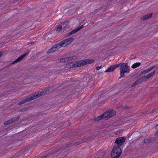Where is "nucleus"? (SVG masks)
<instances>
[{"mask_svg": "<svg viewBox=\"0 0 158 158\" xmlns=\"http://www.w3.org/2000/svg\"><path fill=\"white\" fill-rule=\"evenodd\" d=\"M115 114V111L112 110V109L109 110L99 116L97 117V119H96V120L98 121L104 118L106 120H107L114 116Z\"/></svg>", "mask_w": 158, "mask_h": 158, "instance_id": "f257e3e1", "label": "nucleus"}, {"mask_svg": "<svg viewBox=\"0 0 158 158\" xmlns=\"http://www.w3.org/2000/svg\"><path fill=\"white\" fill-rule=\"evenodd\" d=\"M122 153V150L118 146L114 147L111 153V156L113 158L119 157Z\"/></svg>", "mask_w": 158, "mask_h": 158, "instance_id": "f03ea898", "label": "nucleus"}, {"mask_svg": "<svg viewBox=\"0 0 158 158\" xmlns=\"http://www.w3.org/2000/svg\"><path fill=\"white\" fill-rule=\"evenodd\" d=\"M94 60L92 59H86L77 61L74 63V67H77L85 65L88 64H90L93 63Z\"/></svg>", "mask_w": 158, "mask_h": 158, "instance_id": "7ed1b4c3", "label": "nucleus"}, {"mask_svg": "<svg viewBox=\"0 0 158 158\" xmlns=\"http://www.w3.org/2000/svg\"><path fill=\"white\" fill-rule=\"evenodd\" d=\"M126 139L125 138L123 137L118 138L116 139L115 143H117V146L119 147L123 144Z\"/></svg>", "mask_w": 158, "mask_h": 158, "instance_id": "20e7f679", "label": "nucleus"}, {"mask_svg": "<svg viewBox=\"0 0 158 158\" xmlns=\"http://www.w3.org/2000/svg\"><path fill=\"white\" fill-rule=\"evenodd\" d=\"M47 91H48L46 90H44L40 92V93H38L36 94H34L31 96L30 97L31 100H32L35 99H36L41 95H44V94L47 93Z\"/></svg>", "mask_w": 158, "mask_h": 158, "instance_id": "39448f33", "label": "nucleus"}, {"mask_svg": "<svg viewBox=\"0 0 158 158\" xmlns=\"http://www.w3.org/2000/svg\"><path fill=\"white\" fill-rule=\"evenodd\" d=\"M59 48H60L59 47L58 44H57L54 45L51 48L49 49L47 53L48 54L53 53L58 50Z\"/></svg>", "mask_w": 158, "mask_h": 158, "instance_id": "423d86ee", "label": "nucleus"}, {"mask_svg": "<svg viewBox=\"0 0 158 158\" xmlns=\"http://www.w3.org/2000/svg\"><path fill=\"white\" fill-rule=\"evenodd\" d=\"M143 81H145V79L144 77H143L136 80L135 82L132 84L131 85V86L132 87H134L137 85H139L142 83Z\"/></svg>", "mask_w": 158, "mask_h": 158, "instance_id": "0eeeda50", "label": "nucleus"}, {"mask_svg": "<svg viewBox=\"0 0 158 158\" xmlns=\"http://www.w3.org/2000/svg\"><path fill=\"white\" fill-rule=\"evenodd\" d=\"M129 67L128 66L127 67V68H125L124 69L120 71V76L119 78V79L123 77L124 76V73H128L129 72L130 69H129Z\"/></svg>", "mask_w": 158, "mask_h": 158, "instance_id": "6e6552de", "label": "nucleus"}, {"mask_svg": "<svg viewBox=\"0 0 158 158\" xmlns=\"http://www.w3.org/2000/svg\"><path fill=\"white\" fill-rule=\"evenodd\" d=\"M74 57V56H73L61 58L60 60V61L61 63H65L69 61L72 60L73 59Z\"/></svg>", "mask_w": 158, "mask_h": 158, "instance_id": "1a4fd4ad", "label": "nucleus"}, {"mask_svg": "<svg viewBox=\"0 0 158 158\" xmlns=\"http://www.w3.org/2000/svg\"><path fill=\"white\" fill-rule=\"evenodd\" d=\"M119 65L115 64L109 67L108 69L106 70L105 72H111L115 69L116 68L118 67Z\"/></svg>", "mask_w": 158, "mask_h": 158, "instance_id": "9d476101", "label": "nucleus"}, {"mask_svg": "<svg viewBox=\"0 0 158 158\" xmlns=\"http://www.w3.org/2000/svg\"><path fill=\"white\" fill-rule=\"evenodd\" d=\"M27 54V53H26L23 55L21 56L18 59L14 61L12 63V64H14L20 61Z\"/></svg>", "mask_w": 158, "mask_h": 158, "instance_id": "9b49d317", "label": "nucleus"}, {"mask_svg": "<svg viewBox=\"0 0 158 158\" xmlns=\"http://www.w3.org/2000/svg\"><path fill=\"white\" fill-rule=\"evenodd\" d=\"M117 65H118V67L120 66L119 68V70L120 71H122V69H123V70L125 68H127V67L128 66L127 65V64L126 63H119Z\"/></svg>", "mask_w": 158, "mask_h": 158, "instance_id": "f8f14e48", "label": "nucleus"}, {"mask_svg": "<svg viewBox=\"0 0 158 158\" xmlns=\"http://www.w3.org/2000/svg\"><path fill=\"white\" fill-rule=\"evenodd\" d=\"M152 16V13H150L149 14L146 15L141 18L142 20H146L150 18Z\"/></svg>", "mask_w": 158, "mask_h": 158, "instance_id": "ddd939ff", "label": "nucleus"}, {"mask_svg": "<svg viewBox=\"0 0 158 158\" xmlns=\"http://www.w3.org/2000/svg\"><path fill=\"white\" fill-rule=\"evenodd\" d=\"M31 101V98L30 97L28 98L25 99H23L19 102V105H21L23 104H24L25 103Z\"/></svg>", "mask_w": 158, "mask_h": 158, "instance_id": "4468645a", "label": "nucleus"}, {"mask_svg": "<svg viewBox=\"0 0 158 158\" xmlns=\"http://www.w3.org/2000/svg\"><path fill=\"white\" fill-rule=\"evenodd\" d=\"M155 73V71H154L153 72L149 73L146 76H143L145 79V81L148 80L150 77L153 76Z\"/></svg>", "mask_w": 158, "mask_h": 158, "instance_id": "2eb2a0df", "label": "nucleus"}, {"mask_svg": "<svg viewBox=\"0 0 158 158\" xmlns=\"http://www.w3.org/2000/svg\"><path fill=\"white\" fill-rule=\"evenodd\" d=\"M65 41L67 45L71 43L74 40V39L73 37H70L68 39L64 40Z\"/></svg>", "mask_w": 158, "mask_h": 158, "instance_id": "dca6fc26", "label": "nucleus"}, {"mask_svg": "<svg viewBox=\"0 0 158 158\" xmlns=\"http://www.w3.org/2000/svg\"><path fill=\"white\" fill-rule=\"evenodd\" d=\"M57 44H58L59 47L60 48L61 47H64L67 45L64 40L59 43Z\"/></svg>", "mask_w": 158, "mask_h": 158, "instance_id": "f3484780", "label": "nucleus"}, {"mask_svg": "<svg viewBox=\"0 0 158 158\" xmlns=\"http://www.w3.org/2000/svg\"><path fill=\"white\" fill-rule=\"evenodd\" d=\"M155 67L154 66H152L148 69H147L144 70L143 71V73H144L145 74L148 73L153 69Z\"/></svg>", "mask_w": 158, "mask_h": 158, "instance_id": "a211bd4d", "label": "nucleus"}, {"mask_svg": "<svg viewBox=\"0 0 158 158\" xmlns=\"http://www.w3.org/2000/svg\"><path fill=\"white\" fill-rule=\"evenodd\" d=\"M74 64H72L71 63H70V64H66L65 67L69 69L71 68H73V67H74Z\"/></svg>", "mask_w": 158, "mask_h": 158, "instance_id": "6ab92c4d", "label": "nucleus"}, {"mask_svg": "<svg viewBox=\"0 0 158 158\" xmlns=\"http://www.w3.org/2000/svg\"><path fill=\"white\" fill-rule=\"evenodd\" d=\"M141 64L140 62H138L134 64L131 66V68L133 69H135L137 67L139 66Z\"/></svg>", "mask_w": 158, "mask_h": 158, "instance_id": "aec40b11", "label": "nucleus"}, {"mask_svg": "<svg viewBox=\"0 0 158 158\" xmlns=\"http://www.w3.org/2000/svg\"><path fill=\"white\" fill-rule=\"evenodd\" d=\"M118 108L119 109H121V110H124L129 108V107L127 106H120L118 107Z\"/></svg>", "mask_w": 158, "mask_h": 158, "instance_id": "412c9836", "label": "nucleus"}, {"mask_svg": "<svg viewBox=\"0 0 158 158\" xmlns=\"http://www.w3.org/2000/svg\"><path fill=\"white\" fill-rule=\"evenodd\" d=\"M13 122V121L12 120V119H9L7 121H6L4 123V125H6L8 124H9L11 123H12Z\"/></svg>", "mask_w": 158, "mask_h": 158, "instance_id": "4be33fe9", "label": "nucleus"}, {"mask_svg": "<svg viewBox=\"0 0 158 158\" xmlns=\"http://www.w3.org/2000/svg\"><path fill=\"white\" fill-rule=\"evenodd\" d=\"M20 117V116H18L17 117H14L11 118L12 119V120L13 121V122L18 120L19 119V118Z\"/></svg>", "mask_w": 158, "mask_h": 158, "instance_id": "5701e85b", "label": "nucleus"}, {"mask_svg": "<svg viewBox=\"0 0 158 158\" xmlns=\"http://www.w3.org/2000/svg\"><path fill=\"white\" fill-rule=\"evenodd\" d=\"M79 31L78 29L77 28H76V29H73V31H72L71 32V33H72V35L73 34H74L76 33H77V32Z\"/></svg>", "mask_w": 158, "mask_h": 158, "instance_id": "b1692460", "label": "nucleus"}, {"mask_svg": "<svg viewBox=\"0 0 158 158\" xmlns=\"http://www.w3.org/2000/svg\"><path fill=\"white\" fill-rule=\"evenodd\" d=\"M62 28V27L61 26H59L56 29V31H60Z\"/></svg>", "mask_w": 158, "mask_h": 158, "instance_id": "393cba45", "label": "nucleus"}, {"mask_svg": "<svg viewBox=\"0 0 158 158\" xmlns=\"http://www.w3.org/2000/svg\"><path fill=\"white\" fill-rule=\"evenodd\" d=\"M72 35V33H71V32H70L68 33H67L66 35H65V36L66 37H68L70 36L71 35Z\"/></svg>", "mask_w": 158, "mask_h": 158, "instance_id": "a878e982", "label": "nucleus"}, {"mask_svg": "<svg viewBox=\"0 0 158 158\" xmlns=\"http://www.w3.org/2000/svg\"><path fill=\"white\" fill-rule=\"evenodd\" d=\"M52 154V153H49L47 155H45L41 157H40V158H46L48 156L51 155Z\"/></svg>", "mask_w": 158, "mask_h": 158, "instance_id": "bb28decb", "label": "nucleus"}, {"mask_svg": "<svg viewBox=\"0 0 158 158\" xmlns=\"http://www.w3.org/2000/svg\"><path fill=\"white\" fill-rule=\"evenodd\" d=\"M84 27V25H83L77 28L78 29V31H80V30H81L82 28H83Z\"/></svg>", "mask_w": 158, "mask_h": 158, "instance_id": "cd10ccee", "label": "nucleus"}, {"mask_svg": "<svg viewBox=\"0 0 158 158\" xmlns=\"http://www.w3.org/2000/svg\"><path fill=\"white\" fill-rule=\"evenodd\" d=\"M26 110V109L25 108H23V109L19 110V111L20 112H23V111Z\"/></svg>", "mask_w": 158, "mask_h": 158, "instance_id": "c85d7f7f", "label": "nucleus"}, {"mask_svg": "<svg viewBox=\"0 0 158 158\" xmlns=\"http://www.w3.org/2000/svg\"><path fill=\"white\" fill-rule=\"evenodd\" d=\"M102 68V66H97L96 67V69L97 70H98V69H101Z\"/></svg>", "mask_w": 158, "mask_h": 158, "instance_id": "c756f323", "label": "nucleus"}, {"mask_svg": "<svg viewBox=\"0 0 158 158\" xmlns=\"http://www.w3.org/2000/svg\"><path fill=\"white\" fill-rule=\"evenodd\" d=\"M92 78H93V77H92V76H90L88 77L87 78V79L88 80V81H89L90 80H91Z\"/></svg>", "mask_w": 158, "mask_h": 158, "instance_id": "7c9ffc66", "label": "nucleus"}, {"mask_svg": "<svg viewBox=\"0 0 158 158\" xmlns=\"http://www.w3.org/2000/svg\"><path fill=\"white\" fill-rule=\"evenodd\" d=\"M144 143H148V139H144Z\"/></svg>", "mask_w": 158, "mask_h": 158, "instance_id": "2f4dec72", "label": "nucleus"}, {"mask_svg": "<svg viewBox=\"0 0 158 158\" xmlns=\"http://www.w3.org/2000/svg\"><path fill=\"white\" fill-rule=\"evenodd\" d=\"M3 53L1 52H0V57L2 55Z\"/></svg>", "mask_w": 158, "mask_h": 158, "instance_id": "473e14b6", "label": "nucleus"}, {"mask_svg": "<svg viewBox=\"0 0 158 158\" xmlns=\"http://www.w3.org/2000/svg\"><path fill=\"white\" fill-rule=\"evenodd\" d=\"M155 135H158V131H157L156 132V133H155Z\"/></svg>", "mask_w": 158, "mask_h": 158, "instance_id": "72a5a7b5", "label": "nucleus"}, {"mask_svg": "<svg viewBox=\"0 0 158 158\" xmlns=\"http://www.w3.org/2000/svg\"><path fill=\"white\" fill-rule=\"evenodd\" d=\"M157 127H158V124H157V125L155 127V128L156 129H158V128H157Z\"/></svg>", "mask_w": 158, "mask_h": 158, "instance_id": "f704fd0d", "label": "nucleus"}, {"mask_svg": "<svg viewBox=\"0 0 158 158\" xmlns=\"http://www.w3.org/2000/svg\"><path fill=\"white\" fill-rule=\"evenodd\" d=\"M70 144L68 145L67 146V147H70Z\"/></svg>", "mask_w": 158, "mask_h": 158, "instance_id": "c9c22d12", "label": "nucleus"}, {"mask_svg": "<svg viewBox=\"0 0 158 158\" xmlns=\"http://www.w3.org/2000/svg\"><path fill=\"white\" fill-rule=\"evenodd\" d=\"M131 59H133V57H132V56L131 57H130Z\"/></svg>", "mask_w": 158, "mask_h": 158, "instance_id": "e433bc0d", "label": "nucleus"}]
</instances>
